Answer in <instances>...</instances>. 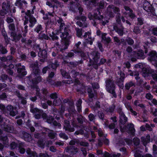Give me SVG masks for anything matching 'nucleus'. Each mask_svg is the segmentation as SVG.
Segmentation results:
<instances>
[{
    "label": "nucleus",
    "mask_w": 157,
    "mask_h": 157,
    "mask_svg": "<svg viewBox=\"0 0 157 157\" xmlns=\"http://www.w3.org/2000/svg\"><path fill=\"white\" fill-rule=\"evenodd\" d=\"M69 29L67 27H65L62 30H59V32L62 33L60 37L62 38V42L64 45V46L60 49V51L62 52H63V50L67 48L70 44V39L71 38V36L69 35Z\"/></svg>",
    "instance_id": "nucleus-1"
},
{
    "label": "nucleus",
    "mask_w": 157,
    "mask_h": 157,
    "mask_svg": "<svg viewBox=\"0 0 157 157\" xmlns=\"http://www.w3.org/2000/svg\"><path fill=\"white\" fill-rule=\"evenodd\" d=\"M105 83L106 90L112 94L113 97L116 98L117 95L115 92V85L113 80L110 78L106 80Z\"/></svg>",
    "instance_id": "nucleus-2"
},
{
    "label": "nucleus",
    "mask_w": 157,
    "mask_h": 157,
    "mask_svg": "<svg viewBox=\"0 0 157 157\" xmlns=\"http://www.w3.org/2000/svg\"><path fill=\"white\" fill-rule=\"evenodd\" d=\"M29 67L32 69V72L29 76V78H32L33 75H34L35 76L40 75V70L38 62L37 61H36L34 63H31Z\"/></svg>",
    "instance_id": "nucleus-3"
},
{
    "label": "nucleus",
    "mask_w": 157,
    "mask_h": 157,
    "mask_svg": "<svg viewBox=\"0 0 157 157\" xmlns=\"http://www.w3.org/2000/svg\"><path fill=\"white\" fill-rule=\"evenodd\" d=\"M120 130L122 132L126 131L129 134H131L134 133L135 131L134 125L132 123H128L123 127L120 126Z\"/></svg>",
    "instance_id": "nucleus-4"
},
{
    "label": "nucleus",
    "mask_w": 157,
    "mask_h": 157,
    "mask_svg": "<svg viewBox=\"0 0 157 157\" xmlns=\"http://www.w3.org/2000/svg\"><path fill=\"white\" fill-rule=\"evenodd\" d=\"M15 67L18 74V76L19 77H21L26 75L27 71H26L25 67V66L21 65V63H18L15 64Z\"/></svg>",
    "instance_id": "nucleus-5"
},
{
    "label": "nucleus",
    "mask_w": 157,
    "mask_h": 157,
    "mask_svg": "<svg viewBox=\"0 0 157 157\" xmlns=\"http://www.w3.org/2000/svg\"><path fill=\"white\" fill-rule=\"evenodd\" d=\"M6 110L10 115L12 117L15 116L18 113L16 107L11 105H8L6 107Z\"/></svg>",
    "instance_id": "nucleus-6"
},
{
    "label": "nucleus",
    "mask_w": 157,
    "mask_h": 157,
    "mask_svg": "<svg viewBox=\"0 0 157 157\" xmlns=\"http://www.w3.org/2000/svg\"><path fill=\"white\" fill-rule=\"evenodd\" d=\"M117 23H114L113 25V30L117 33L120 36H122L124 34V27L122 25L120 24V26H118Z\"/></svg>",
    "instance_id": "nucleus-7"
},
{
    "label": "nucleus",
    "mask_w": 157,
    "mask_h": 157,
    "mask_svg": "<svg viewBox=\"0 0 157 157\" xmlns=\"http://www.w3.org/2000/svg\"><path fill=\"white\" fill-rule=\"evenodd\" d=\"M2 9L0 10V15L4 16L8 12V10L10 9V5L9 2H4L2 6Z\"/></svg>",
    "instance_id": "nucleus-8"
},
{
    "label": "nucleus",
    "mask_w": 157,
    "mask_h": 157,
    "mask_svg": "<svg viewBox=\"0 0 157 157\" xmlns=\"http://www.w3.org/2000/svg\"><path fill=\"white\" fill-rule=\"evenodd\" d=\"M75 84L77 85L78 86V88L76 89L77 92H79L81 94H82L86 92L85 86L82 84L80 83L78 79H75Z\"/></svg>",
    "instance_id": "nucleus-9"
},
{
    "label": "nucleus",
    "mask_w": 157,
    "mask_h": 157,
    "mask_svg": "<svg viewBox=\"0 0 157 157\" xmlns=\"http://www.w3.org/2000/svg\"><path fill=\"white\" fill-rule=\"evenodd\" d=\"M87 92L88 95V101L90 102L93 101L94 99V97L96 95L95 90L92 89V88H88L87 89Z\"/></svg>",
    "instance_id": "nucleus-10"
},
{
    "label": "nucleus",
    "mask_w": 157,
    "mask_h": 157,
    "mask_svg": "<svg viewBox=\"0 0 157 157\" xmlns=\"http://www.w3.org/2000/svg\"><path fill=\"white\" fill-rule=\"evenodd\" d=\"M113 11L116 15L115 16L116 22L117 24H120L121 23V14L120 12V9L113 5Z\"/></svg>",
    "instance_id": "nucleus-11"
},
{
    "label": "nucleus",
    "mask_w": 157,
    "mask_h": 157,
    "mask_svg": "<svg viewBox=\"0 0 157 157\" xmlns=\"http://www.w3.org/2000/svg\"><path fill=\"white\" fill-rule=\"evenodd\" d=\"M78 149L73 146H67L65 149L64 151L70 155H74L78 152Z\"/></svg>",
    "instance_id": "nucleus-12"
},
{
    "label": "nucleus",
    "mask_w": 157,
    "mask_h": 157,
    "mask_svg": "<svg viewBox=\"0 0 157 157\" xmlns=\"http://www.w3.org/2000/svg\"><path fill=\"white\" fill-rule=\"evenodd\" d=\"M143 7L145 10L147 12H153L154 8L149 2L147 1H144L143 4Z\"/></svg>",
    "instance_id": "nucleus-13"
},
{
    "label": "nucleus",
    "mask_w": 157,
    "mask_h": 157,
    "mask_svg": "<svg viewBox=\"0 0 157 157\" xmlns=\"http://www.w3.org/2000/svg\"><path fill=\"white\" fill-rule=\"evenodd\" d=\"M147 60L150 62H155L157 60V53L155 51L152 50L147 54Z\"/></svg>",
    "instance_id": "nucleus-14"
},
{
    "label": "nucleus",
    "mask_w": 157,
    "mask_h": 157,
    "mask_svg": "<svg viewBox=\"0 0 157 157\" xmlns=\"http://www.w3.org/2000/svg\"><path fill=\"white\" fill-rule=\"evenodd\" d=\"M63 128L65 131H68L70 132H73L75 130V129L74 127H71L70 123V121L67 120L64 121V125H63Z\"/></svg>",
    "instance_id": "nucleus-15"
},
{
    "label": "nucleus",
    "mask_w": 157,
    "mask_h": 157,
    "mask_svg": "<svg viewBox=\"0 0 157 157\" xmlns=\"http://www.w3.org/2000/svg\"><path fill=\"white\" fill-rule=\"evenodd\" d=\"M22 37L21 34H17L15 32H11L10 33V39L13 41L15 43L19 41L20 39Z\"/></svg>",
    "instance_id": "nucleus-16"
},
{
    "label": "nucleus",
    "mask_w": 157,
    "mask_h": 157,
    "mask_svg": "<svg viewBox=\"0 0 157 157\" xmlns=\"http://www.w3.org/2000/svg\"><path fill=\"white\" fill-rule=\"evenodd\" d=\"M15 95H16L18 98L20 100L21 103L23 105H25L27 103V101L26 98H25L22 96L20 91L18 90H16L14 92Z\"/></svg>",
    "instance_id": "nucleus-17"
},
{
    "label": "nucleus",
    "mask_w": 157,
    "mask_h": 157,
    "mask_svg": "<svg viewBox=\"0 0 157 157\" xmlns=\"http://www.w3.org/2000/svg\"><path fill=\"white\" fill-rule=\"evenodd\" d=\"M133 53L135 56L138 59H144L146 57L144 53V51L142 50H139L136 52L134 51Z\"/></svg>",
    "instance_id": "nucleus-18"
},
{
    "label": "nucleus",
    "mask_w": 157,
    "mask_h": 157,
    "mask_svg": "<svg viewBox=\"0 0 157 157\" xmlns=\"http://www.w3.org/2000/svg\"><path fill=\"white\" fill-rule=\"evenodd\" d=\"M107 35L106 33H102L101 35V41L105 45L108 46V44H109L111 41V40L110 37H106Z\"/></svg>",
    "instance_id": "nucleus-19"
},
{
    "label": "nucleus",
    "mask_w": 157,
    "mask_h": 157,
    "mask_svg": "<svg viewBox=\"0 0 157 157\" xmlns=\"http://www.w3.org/2000/svg\"><path fill=\"white\" fill-rule=\"evenodd\" d=\"M113 5H109L107 8L106 12L108 16L110 17L113 18L115 16V14L113 12Z\"/></svg>",
    "instance_id": "nucleus-20"
},
{
    "label": "nucleus",
    "mask_w": 157,
    "mask_h": 157,
    "mask_svg": "<svg viewBox=\"0 0 157 157\" xmlns=\"http://www.w3.org/2000/svg\"><path fill=\"white\" fill-rule=\"evenodd\" d=\"M83 37L85 40H87V43H89L90 45L92 44L93 40L91 38L90 33L89 32L85 33Z\"/></svg>",
    "instance_id": "nucleus-21"
},
{
    "label": "nucleus",
    "mask_w": 157,
    "mask_h": 157,
    "mask_svg": "<svg viewBox=\"0 0 157 157\" xmlns=\"http://www.w3.org/2000/svg\"><path fill=\"white\" fill-rule=\"evenodd\" d=\"M128 121V118L124 114L121 116H119V126H121V124H124Z\"/></svg>",
    "instance_id": "nucleus-22"
},
{
    "label": "nucleus",
    "mask_w": 157,
    "mask_h": 157,
    "mask_svg": "<svg viewBox=\"0 0 157 157\" xmlns=\"http://www.w3.org/2000/svg\"><path fill=\"white\" fill-rule=\"evenodd\" d=\"M38 56L39 57L46 59L47 57V51L45 49L41 50L38 52Z\"/></svg>",
    "instance_id": "nucleus-23"
},
{
    "label": "nucleus",
    "mask_w": 157,
    "mask_h": 157,
    "mask_svg": "<svg viewBox=\"0 0 157 157\" xmlns=\"http://www.w3.org/2000/svg\"><path fill=\"white\" fill-rule=\"evenodd\" d=\"M155 72L153 70L148 67L145 69V72L144 73L143 75L144 77H147L148 75V74H151L152 76Z\"/></svg>",
    "instance_id": "nucleus-24"
},
{
    "label": "nucleus",
    "mask_w": 157,
    "mask_h": 157,
    "mask_svg": "<svg viewBox=\"0 0 157 157\" xmlns=\"http://www.w3.org/2000/svg\"><path fill=\"white\" fill-rule=\"evenodd\" d=\"M3 129L5 131L10 133H13L14 132L13 127L10 125H4Z\"/></svg>",
    "instance_id": "nucleus-25"
},
{
    "label": "nucleus",
    "mask_w": 157,
    "mask_h": 157,
    "mask_svg": "<svg viewBox=\"0 0 157 157\" xmlns=\"http://www.w3.org/2000/svg\"><path fill=\"white\" fill-rule=\"evenodd\" d=\"M26 152L28 157H38L36 152L32 151L29 148L27 149Z\"/></svg>",
    "instance_id": "nucleus-26"
},
{
    "label": "nucleus",
    "mask_w": 157,
    "mask_h": 157,
    "mask_svg": "<svg viewBox=\"0 0 157 157\" xmlns=\"http://www.w3.org/2000/svg\"><path fill=\"white\" fill-rule=\"evenodd\" d=\"M92 54L94 56L93 59L94 62L95 63H97L98 61V59L100 58V54L98 51H94L92 52Z\"/></svg>",
    "instance_id": "nucleus-27"
},
{
    "label": "nucleus",
    "mask_w": 157,
    "mask_h": 157,
    "mask_svg": "<svg viewBox=\"0 0 157 157\" xmlns=\"http://www.w3.org/2000/svg\"><path fill=\"white\" fill-rule=\"evenodd\" d=\"M22 133L23 137L25 141L29 142L32 141V138L30 134L23 131H22Z\"/></svg>",
    "instance_id": "nucleus-28"
},
{
    "label": "nucleus",
    "mask_w": 157,
    "mask_h": 157,
    "mask_svg": "<svg viewBox=\"0 0 157 157\" xmlns=\"http://www.w3.org/2000/svg\"><path fill=\"white\" fill-rule=\"evenodd\" d=\"M14 67V66L12 63L8 65V68L6 70L7 73L11 76H13L14 73L13 71L12 70Z\"/></svg>",
    "instance_id": "nucleus-29"
},
{
    "label": "nucleus",
    "mask_w": 157,
    "mask_h": 157,
    "mask_svg": "<svg viewBox=\"0 0 157 157\" xmlns=\"http://www.w3.org/2000/svg\"><path fill=\"white\" fill-rule=\"evenodd\" d=\"M41 110H40L37 108L34 107V105H31L30 111L33 114L37 113H40Z\"/></svg>",
    "instance_id": "nucleus-30"
},
{
    "label": "nucleus",
    "mask_w": 157,
    "mask_h": 157,
    "mask_svg": "<svg viewBox=\"0 0 157 157\" xmlns=\"http://www.w3.org/2000/svg\"><path fill=\"white\" fill-rule=\"evenodd\" d=\"M24 146L25 144L23 142H20L18 144V150L21 154H24L25 151V149L24 148Z\"/></svg>",
    "instance_id": "nucleus-31"
},
{
    "label": "nucleus",
    "mask_w": 157,
    "mask_h": 157,
    "mask_svg": "<svg viewBox=\"0 0 157 157\" xmlns=\"http://www.w3.org/2000/svg\"><path fill=\"white\" fill-rule=\"evenodd\" d=\"M85 118L80 114H78L76 120L78 123L80 124H82L84 123Z\"/></svg>",
    "instance_id": "nucleus-32"
},
{
    "label": "nucleus",
    "mask_w": 157,
    "mask_h": 157,
    "mask_svg": "<svg viewBox=\"0 0 157 157\" xmlns=\"http://www.w3.org/2000/svg\"><path fill=\"white\" fill-rule=\"evenodd\" d=\"M142 141L144 146H145L149 142L150 140V136H147L146 137H142L141 138Z\"/></svg>",
    "instance_id": "nucleus-33"
},
{
    "label": "nucleus",
    "mask_w": 157,
    "mask_h": 157,
    "mask_svg": "<svg viewBox=\"0 0 157 157\" xmlns=\"http://www.w3.org/2000/svg\"><path fill=\"white\" fill-rule=\"evenodd\" d=\"M29 21L30 23L29 26L32 27L35 24L36 22V20L35 17L31 16L29 17Z\"/></svg>",
    "instance_id": "nucleus-34"
},
{
    "label": "nucleus",
    "mask_w": 157,
    "mask_h": 157,
    "mask_svg": "<svg viewBox=\"0 0 157 157\" xmlns=\"http://www.w3.org/2000/svg\"><path fill=\"white\" fill-rule=\"evenodd\" d=\"M82 101L81 99H79L77 101L76 103V105L77 107V110L79 113L81 111L82 109Z\"/></svg>",
    "instance_id": "nucleus-35"
},
{
    "label": "nucleus",
    "mask_w": 157,
    "mask_h": 157,
    "mask_svg": "<svg viewBox=\"0 0 157 157\" xmlns=\"http://www.w3.org/2000/svg\"><path fill=\"white\" fill-rule=\"evenodd\" d=\"M37 143L38 146L41 148H44L45 147V144L43 139H39L38 140Z\"/></svg>",
    "instance_id": "nucleus-36"
},
{
    "label": "nucleus",
    "mask_w": 157,
    "mask_h": 157,
    "mask_svg": "<svg viewBox=\"0 0 157 157\" xmlns=\"http://www.w3.org/2000/svg\"><path fill=\"white\" fill-rule=\"evenodd\" d=\"M59 66V63L57 61H56L54 63H52L49 64V66L55 71H56L57 68Z\"/></svg>",
    "instance_id": "nucleus-37"
},
{
    "label": "nucleus",
    "mask_w": 157,
    "mask_h": 157,
    "mask_svg": "<svg viewBox=\"0 0 157 157\" xmlns=\"http://www.w3.org/2000/svg\"><path fill=\"white\" fill-rule=\"evenodd\" d=\"M135 83L132 81H130L125 84V87L126 90H128L131 87L133 86L135 87Z\"/></svg>",
    "instance_id": "nucleus-38"
},
{
    "label": "nucleus",
    "mask_w": 157,
    "mask_h": 157,
    "mask_svg": "<svg viewBox=\"0 0 157 157\" xmlns=\"http://www.w3.org/2000/svg\"><path fill=\"white\" fill-rule=\"evenodd\" d=\"M81 44V42L79 41L75 44L73 50V51L75 53H76L77 52L81 50L79 48V45Z\"/></svg>",
    "instance_id": "nucleus-39"
},
{
    "label": "nucleus",
    "mask_w": 157,
    "mask_h": 157,
    "mask_svg": "<svg viewBox=\"0 0 157 157\" xmlns=\"http://www.w3.org/2000/svg\"><path fill=\"white\" fill-rule=\"evenodd\" d=\"M42 80V78L41 76H39L36 78L35 77L32 80V83L33 84H36L38 82H40Z\"/></svg>",
    "instance_id": "nucleus-40"
},
{
    "label": "nucleus",
    "mask_w": 157,
    "mask_h": 157,
    "mask_svg": "<svg viewBox=\"0 0 157 157\" xmlns=\"http://www.w3.org/2000/svg\"><path fill=\"white\" fill-rule=\"evenodd\" d=\"M60 72L62 76L64 77L65 78H69L71 77L70 75H69L64 70L61 69L60 70Z\"/></svg>",
    "instance_id": "nucleus-41"
},
{
    "label": "nucleus",
    "mask_w": 157,
    "mask_h": 157,
    "mask_svg": "<svg viewBox=\"0 0 157 157\" xmlns=\"http://www.w3.org/2000/svg\"><path fill=\"white\" fill-rule=\"evenodd\" d=\"M56 133L54 132V131L51 130L50 132L48 133V136L51 139H53L56 137Z\"/></svg>",
    "instance_id": "nucleus-42"
},
{
    "label": "nucleus",
    "mask_w": 157,
    "mask_h": 157,
    "mask_svg": "<svg viewBox=\"0 0 157 157\" xmlns=\"http://www.w3.org/2000/svg\"><path fill=\"white\" fill-rule=\"evenodd\" d=\"M1 79L3 81L6 80L8 78L10 82H11L12 81V79L11 78L9 77L6 74H2L1 75Z\"/></svg>",
    "instance_id": "nucleus-43"
},
{
    "label": "nucleus",
    "mask_w": 157,
    "mask_h": 157,
    "mask_svg": "<svg viewBox=\"0 0 157 157\" xmlns=\"http://www.w3.org/2000/svg\"><path fill=\"white\" fill-rule=\"evenodd\" d=\"M62 103L61 100L59 98H56L54 100L53 105L54 106H59Z\"/></svg>",
    "instance_id": "nucleus-44"
},
{
    "label": "nucleus",
    "mask_w": 157,
    "mask_h": 157,
    "mask_svg": "<svg viewBox=\"0 0 157 157\" xmlns=\"http://www.w3.org/2000/svg\"><path fill=\"white\" fill-rule=\"evenodd\" d=\"M8 52V51L2 45L0 44V53L5 54Z\"/></svg>",
    "instance_id": "nucleus-45"
},
{
    "label": "nucleus",
    "mask_w": 157,
    "mask_h": 157,
    "mask_svg": "<svg viewBox=\"0 0 157 157\" xmlns=\"http://www.w3.org/2000/svg\"><path fill=\"white\" fill-rule=\"evenodd\" d=\"M75 30L77 36L78 37H81L82 35V29L76 28H75Z\"/></svg>",
    "instance_id": "nucleus-46"
},
{
    "label": "nucleus",
    "mask_w": 157,
    "mask_h": 157,
    "mask_svg": "<svg viewBox=\"0 0 157 157\" xmlns=\"http://www.w3.org/2000/svg\"><path fill=\"white\" fill-rule=\"evenodd\" d=\"M76 53H78V55L81 56L82 58H84V59L86 57V54L81 50L77 52Z\"/></svg>",
    "instance_id": "nucleus-47"
},
{
    "label": "nucleus",
    "mask_w": 157,
    "mask_h": 157,
    "mask_svg": "<svg viewBox=\"0 0 157 157\" xmlns=\"http://www.w3.org/2000/svg\"><path fill=\"white\" fill-rule=\"evenodd\" d=\"M133 32L136 34H138L141 33V30L139 27L138 26H135L134 28Z\"/></svg>",
    "instance_id": "nucleus-48"
},
{
    "label": "nucleus",
    "mask_w": 157,
    "mask_h": 157,
    "mask_svg": "<svg viewBox=\"0 0 157 157\" xmlns=\"http://www.w3.org/2000/svg\"><path fill=\"white\" fill-rule=\"evenodd\" d=\"M70 74L73 77L75 78L78 75L79 73L75 70H72Z\"/></svg>",
    "instance_id": "nucleus-49"
},
{
    "label": "nucleus",
    "mask_w": 157,
    "mask_h": 157,
    "mask_svg": "<svg viewBox=\"0 0 157 157\" xmlns=\"http://www.w3.org/2000/svg\"><path fill=\"white\" fill-rule=\"evenodd\" d=\"M103 18V15L100 16V17L98 14L96 13H94L93 15V19H94L95 20H98L101 21Z\"/></svg>",
    "instance_id": "nucleus-50"
},
{
    "label": "nucleus",
    "mask_w": 157,
    "mask_h": 157,
    "mask_svg": "<svg viewBox=\"0 0 157 157\" xmlns=\"http://www.w3.org/2000/svg\"><path fill=\"white\" fill-rule=\"evenodd\" d=\"M59 136L64 140H67L68 139V137L64 132H61L59 134Z\"/></svg>",
    "instance_id": "nucleus-51"
},
{
    "label": "nucleus",
    "mask_w": 157,
    "mask_h": 157,
    "mask_svg": "<svg viewBox=\"0 0 157 157\" xmlns=\"http://www.w3.org/2000/svg\"><path fill=\"white\" fill-rule=\"evenodd\" d=\"M98 0H90L89 3V5H91L92 3V4L94 6H95L98 5Z\"/></svg>",
    "instance_id": "nucleus-52"
},
{
    "label": "nucleus",
    "mask_w": 157,
    "mask_h": 157,
    "mask_svg": "<svg viewBox=\"0 0 157 157\" xmlns=\"http://www.w3.org/2000/svg\"><path fill=\"white\" fill-rule=\"evenodd\" d=\"M9 29L12 31L11 32H14L15 30V27L14 24L11 23L8 26Z\"/></svg>",
    "instance_id": "nucleus-53"
},
{
    "label": "nucleus",
    "mask_w": 157,
    "mask_h": 157,
    "mask_svg": "<svg viewBox=\"0 0 157 157\" xmlns=\"http://www.w3.org/2000/svg\"><path fill=\"white\" fill-rule=\"evenodd\" d=\"M150 32H151V33L155 36H157V28H154L151 29H149Z\"/></svg>",
    "instance_id": "nucleus-54"
},
{
    "label": "nucleus",
    "mask_w": 157,
    "mask_h": 157,
    "mask_svg": "<svg viewBox=\"0 0 157 157\" xmlns=\"http://www.w3.org/2000/svg\"><path fill=\"white\" fill-rule=\"evenodd\" d=\"M133 140L134 144L136 146H138L140 144V140L138 138H134Z\"/></svg>",
    "instance_id": "nucleus-55"
},
{
    "label": "nucleus",
    "mask_w": 157,
    "mask_h": 157,
    "mask_svg": "<svg viewBox=\"0 0 157 157\" xmlns=\"http://www.w3.org/2000/svg\"><path fill=\"white\" fill-rule=\"evenodd\" d=\"M50 36L51 37L52 39L53 40H57L58 37L53 32L49 34Z\"/></svg>",
    "instance_id": "nucleus-56"
},
{
    "label": "nucleus",
    "mask_w": 157,
    "mask_h": 157,
    "mask_svg": "<svg viewBox=\"0 0 157 157\" xmlns=\"http://www.w3.org/2000/svg\"><path fill=\"white\" fill-rule=\"evenodd\" d=\"M97 114L99 118L103 120L104 115L101 111H98L97 113Z\"/></svg>",
    "instance_id": "nucleus-57"
},
{
    "label": "nucleus",
    "mask_w": 157,
    "mask_h": 157,
    "mask_svg": "<svg viewBox=\"0 0 157 157\" xmlns=\"http://www.w3.org/2000/svg\"><path fill=\"white\" fill-rule=\"evenodd\" d=\"M104 2L102 1H101L99 3H98V5L97 6L99 7V8L97 9L98 10H99V9H103L104 6Z\"/></svg>",
    "instance_id": "nucleus-58"
},
{
    "label": "nucleus",
    "mask_w": 157,
    "mask_h": 157,
    "mask_svg": "<svg viewBox=\"0 0 157 157\" xmlns=\"http://www.w3.org/2000/svg\"><path fill=\"white\" fill-rule=\"evenodd\" d=\"M126 41L129 45H132L134 43L133 40L130 37L126 39Z\"/></svg>",
    "instance_id": "nucleus-59"
},
{
    "label": "nucleus",
    "mask_w": 157,
    "mask_h": 157,
    "mask_svg": "<svg viewBox=\"0 0 157 157\" xmlns=\"http://www.w3.org/2000/svg\"><path fill=\"white\" fill-rule=\"evenodd\" d=\"M76 24L80 27H86L87 26V25L85 22H84L83 23H82L81 22L79 21H78L76 22Z\"/></svg>",
    "instance_id": "nucleus-60"
},
{
    "label": "nucleus",
    "mask_w": 157,
    "mask_h": 157,
    "mask_svg": "<svg viewBox=\"0 0 157 157\" xmlns=\"http://www.w3.org/2000/svg\"><path fill=\"white\" fill-rule=\"evenodd\" d=\"M95 116L92 113L90 114L88 116L89 120L90 121H92L95 119Z\"/></svg>",
    "instance_id": "nucleus-61"
},
{
    "label": "nucleus",
    "mask_w": 157,
    "mask_h": 157,
    "mask_svg": "<svg viewBox=\"0 0 157 157\" xmlns=\"http://www.w3.org/2000/svg\"><path fill=\"white\" fill-rule=\"evenodd\" d=\"M79 143L80 145L82 146L88 147L89 146V144L87 142L82 141L80 142Z\"/></svg>",
    "instance_id": "nucleus-62"
},
{
    "label": "nucleus",
    "mask_w": 157,
    "mask_h": 157,
    "mask_svg": "<svg viewBox=\"0 0 157 157\" xmlns=\"http://www.w3.org/2000/svg\"><path fill=\"white\" fill-rule=\"evenodd\" d=\"M53 125L55 127L59 128L61 127V125L58 122L56 121H54L52 123Z\"/></svg>",
    "instance_id": "nucleus-63"
},
{
    "label": "nucleus",
    "mask_w": 157,
    "mask_h": 157,
    "mask_svg": "<svg viewBox=\"0 0 157 157\" xmlns=\"http://www.w3.org/2000/svg\"><path fill=\"white\" fill-rule=\"evenodd\" d=\"M47 81L52 85H53L54 83V81L52 79V78L48 77L47 78Z\"/></svg>",
    "instance_id": "nucleus-64"
}]
</instances>
